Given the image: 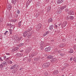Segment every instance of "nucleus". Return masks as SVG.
Returning <instances> with one entry per match:
<instances>
[{
    "label": "nucleus",
    "instance_id": "nucleus-33",
    "mask_svg": "<svg viewBox=\"0 0 76 76\" xmlns=\"http://www.w3.org/2000/svg\"><path fill=\"white\" fill-rule=\"evenodd\" d=\"M2 64L4 65V66H6L7 64V62H3Z\"/></svg>",
    "mask_w": 76,
    "mask_h": 76
},
{
    "label": "nucleus",
    "instance_id": "nucleus-45",
    "mask_svg": "<svg viewBox=\"0 0 76 76\" xmlns=\"http://www.w3.org/2000/svg\"><path fill=\"white\" fill-rule=\"evenodd\" d=\"M10 22H14L15 20H14L12 19L10 20Z\"/></svg>",
    "mask_w": 76,
    "mask_h": 76
},
{
    "label": "nucleus",
    "instance_id": "nucleus-12",
    "mask_svg": "<svg viewBox=\"0 0 76 76\" xmlns=\"http://www.w3.org/2000/svg\"><path fill=\"white\" fill-rule=\"evenodd\" d=\"M53 58V56L52 55H49L47 57V58H48V59H52Z\"/></svg>",
    "mask_w": 76,
    "mask_h": 76
},
{
    "label": "nucleus",
    "instance_id": "nucleus-42",
    "mask_svg": "<svg viewBox=\"0 0 76 76\" xmlns=\"http://www.w3.org/2000/svg\"><path fill=\"white\" fill-rule=\"evenodd\" d=\"M60 55L61 56H62V57H63L64 56V54L63 53H61L60 54Z\"/></svg>",
    "mask_w": 76,
    "mask_h": 76
},
{
    "label": "nucleus",
    "instance_id": "nucleus-4",
    "mask_svg": "<svg viewBox=\"0 0 76 76\" xmlns=\"http://www.w3.org/2000/svg\"><path fill=\"white\" fill-rule=\"evenodd\" d=\"M68 13L69 15H73L75 14V12L72 10L69 11Z\"/></svg>",
    "mask_w": 76,
    "mask_h": 76
},
{
    "label": "nucleus",
    "instance_id": "nucleus-10",
    "mask_svg": "<svg viewBox=\"0 0 76 76\" xmlns=\"http://www.w3.org/2000/svg\"><path fill=\"white\" fill-rule=\"evenodd\" d=\"M23 55V54L22 53H18L16 54V56L17 57H21Z\"/></svg>",
    "mask_w": 76,
    "mask_h": 76
},
{
    "label": "nucleus",
    "instance_id": "nucleus-22",
    "mask_svg": "<svg viewBox=\"0 0 76 76\" xmlns=\"http://www.w3.org/2000/svg\"><path fill=\"white\" fill-rule=\"evenodd\" d=\"M27 33L26 31H24L23 33V37H26L27 36Z\"/></svg>",
    "mask_w": 76,
    "mask_h": 76
},
{
    "label": "nucleus",
    "instance_id": "nucleus-59",
    "mask_svg": "<svg viewBox=\"0 0 76 76\" xmlns=\"http://www.w3.org/2000/svg\"><path fill=\"white\" fill-rule=\"evenodd\" d=\"M0 60H1V61H2L3 60L1 59V57H0Z\"/></svg>",
    "mask_w": 76,
    "mask_h": 76
},
{
    "label": "nucleus",
    "instance_id": "nucleus-46",
    "mask_svg": "<svg viewBox=\"0 0 76 76\" xmlns=\"http://www.w3.org/2000/svg\"><path fill=\"white\" fill-rule=\"evenodd\" d=\"M74 61H75V63H76V57H75L74 58Z\"/></svg>",
    "mask_w": 76,
    "mask_h": 76
},
{
    "label": "nucleus",
    "instance_id": "nucleus-18",
    "mask_svg": "<svg viewBox=\"0 0 76 76\" xmlns=\"http://www.w3.org/2000/svg\"><path fill=\"white\" fill-rule=\"evenodd\" d=\"M53 28H54V25H52L50 26L49 29L50 30H52L53 29Z\"/></svg>",
    "mask_w": 76,
    "mask_h": 76
},
{
    "label": "nucleus",
    "instance_id": "nucleus-52",
    "mask_svg": "<svg viewBox=\"0 0 76 76\" xmlns=\"http://www.w3.org/2000/svg\"><path fill=\"white\" fill-rule=\"evenodd\" d=\"M56 32L57 33H60V30H58L56 31Z\"/></svg>",
    "mask_w": 76,
    "mask_h": 76
},
{
    "label": "nucleus",
    "instance_id": "nucleus-14",
    "mask_svg": "<svg viewBox=\"0 0 76 76\" xmlns=\"http://www.w3.org/2000/svg\"><path fill=\"white\" fill-rule=\"evenodd\" d=\"M32 1V0H28L26 3V5H27L28 6V5Z\"/></svg>",
    "mask_w": 76,
    "mask_h": 76
},
{
    "label": "nucleus",
    "instance_id": "nucleus-2",
    "mask_svg": "<svg viewBox=\"0 0 76 76\" xmlns=\"http://www.w3.org/2000/svg\"><path fill=\"white\" fill-rule=\"evenodd\" d=\"M36 55L37 54L36 53V52H32L30 54L29 57L31 58H32L33 57H35Z\"/></svg>",
    "mask_w": 76,
    "mask_h": 76
},
{
    "label": "nucleus",
    "instance_id": "nucleus-58",
    "mask_svg": "<svg viewBox=\"0 0 76 76\" xmlns=\"http://www.w3.org/2000/svg\"><path fill=\"white\" fill-rule=\"evenodd\" d=\"M18 38V41H20V38H19L18 37L17 38Z\"/></svg>",
    "mask_w": 76,
    "mask_h": 76
},
{
    "label": "nucleus",
    "instance_id": "nucleus-57",
    "mask_svg": "<svg viewBox=\"0 0 76 76\" xmlns=\"http://www.w3.org/2000/svg\"><path fill=\"white\" fill-rule=\"evenodd\" d=\"M72 59H73V58L71 57L70 58V60H71V61H72V60H73Z\"/></svg>",
    "mask_w": 76,
    "mask_h": 76
},
{
    "label": "nucleus",
    "instance_id": "nucleus-55",
    "mask_svg": "<svg viewBox=\"0 0 76 76\" xmlns=\"http://www.w3.org/2000/svg\"><path fill=\"white\" fill-rule=\"evenodd\" d=\"M1 59H2V60H4V56H2L1 57Z\"/></svg>",
    "mask_w": 76,
    "mask_h": 76
},
{
    "label": "nucleus",
    "instance_id": "nucleus-15",
    "mask_svg": "<svg viewBox=\"0 0 76 76\" xmlns=\"http://www.w3.org/2000/svg\"><path fill=\"white\" fill-rule=\"evenodd\" d=\"M64 0H59L58 1H57V4H60V3H62V2H63Z\"/></svg>",
    "mask_w": 76,
    "mask_h": 76
},
{
    "label": "nucleus",
    "instance_id": "nucleus-8",
    "mask_svg": "<svg viewBox=\"0 0 76 76\" xmlns=\"http://www.w3.org/2000/svg\"><path fill=\"white\" fill-rule=\"evenodd\" d=\"M67 24V22L64 21V22L62 25V28H64V27H65L66 26V25Z\"/></svg>",
    "mask_w": 76,
    "mask_h": 76
},
{
    "label": "nucleus",
    "instance_id": "nucleus-37",
    "mask_svg": "<svg viewBox=\"0 0 76 76\" xmlns=\"http://www.w3.org/2000/svg\"><path fill=\"white\" fill-rule=\"evenodd\" d=\"M9 60H10V58H7L6 59V61H9Z\"/></svg>",
    "mask_w": 76,
    "mask_h": 76
},
{
    "label": "nucleus",
    "instance_id": "nucleus-36",
    "mask_svg": "<svg viewBox=\"0 0 76 76\" xmlns=\"http://www.w3.org/2000/svg\"><path fill=\"white\" fill-rule=\"evenodd\" d=\"M58 28H60L61 27L62 28V25H61V24H60L58 25Z\"/></svg>",
    "mask_w": 76,
    "mask_h": 76
},
{
    "label": "nucleus",
    "instance_id": "nucleus-16",
    "mask_svg": "<svg viewBox=\"0 0 76 76\" xmlns=\"http://www.w3.org/2000/svg\"><path fill=\"white\" fill-rule=\"evenodd\" d=\"M19 48L18 47L15 48L13 49V51H18V50H19Z\"/></svg>",
    "mask_w": 76,
    "mask_h": 76
},
{
    "label": "nucleus",
    "instance_id": "nucleus-44",
    "mask_svg": "<svg viewBox=\"0 0 76 76\" xmlns=\"http://www.w3.org/2000/svg\"><path fill=\"white\" fill-rule=\"evenodd\" d=\"M9 31L10 34H12V30L10 29Z\"/></svg>",
    "mask_w": 76,
    "mask_h": 76
},
{
    "label": "nucleus",
    "instance_id": "nucleus-32",
    "mask_svg": "<svg viewBox=\"0 0 76 76\" xmlns=\"http://www.w3.org/2000/svg\"><path fill=\"white\" fill-rule=\"evenodd\" d=\"M34 59V60L36 61H38V60H39V58H35Z\"/></svg>",
    "mask_w": 76,
    "mask_h": 76
},
{
    "label": "nucleus",
    "instance_id": "nucleus-1",
    "mask_svg": "<svg viewBox=\"0 0 76 76\" xmlns=\"http://www.w3.org/2000/svg\"><path fill=\"white\" fill-rule=\"evenodd\" d=\"M42 67L45 69L46 67H48L50 66V62H47L43 64L42 65Z\"/></svg>",
    "mask_w": 76,
    "mask_h": 76
},
{
    "label": "nucleus",
    "instance_id": "nucleus-60",
    "mask_svg": "<svg viewBox=\"0 0 76 76\" xmlns=\"http://www.w3.org/2000/svg\"><path fill=\"white\" fill-rule=\"evenodd\" d=\"M3 57H4V59H6V56H4Z\"/></svg>",
    "mask_w": 76,
    "mask_h": 76
},
{
    "label": "nucleus",
    "instance_id": "nucleus-64",
    "mask_svg": "<svg viewBox=\"0 0 76 76\" xmlns=\"http://www.w3.org/2000/svg\"><path fill=\"white\" fill-rule=\"evenodd\" d=\"M12 24L11 23H10V26H12Z\"/></svg>",
    "mask_w": 76,
    "mask_h": 76
},
{
    "label": "nucleus",
    "instance_id": "nucleus-28",
    "mask_svg": "<svg viewBox=\"0 0 76 76\" xmlns=\"http://www.w3.org/2000/svg\"><path fill=\"white\" fill-rule=\"evenodd\" d=\"M69 18H70L71 20H73L74 19V17L73 16H70L69 17Z\"/></svg>",
    "mask_w": 76,
    "mask_h": 76
},
{
    "label": "nucleus",
    "instance_id": "nucleus-23",
    "mask_svg": "<svg viewBox=\"0 0 76 76\" xmlns=\"http://www.w3.org/2000/svg\"><path fill=\"white\" fill-rule=\"evenodd\" d=\"M31 35H32V34H31V33H28V34H27V36L28 38H29L31 37Z\"/></svg>",
    "mask_w": 76,
    "mask_h": 76
},
{
    "label": "nucleus",
    "instance_id": "nucleus-53",
    "mask_svg": "<svg viewBox=\"0 0 76 76\" xmlns=\"http://www.w3.org/2000/svg\"><path fill=\"white\" fill-rule=\"evenodd\" d=\"M7 32H8V31H6L4 33V35H6V33H7Z\"/></svg>",
    "mask_w": 76,
    "mask_h": 76
},
{
    "label": "nucleus",
    "instance_id": "nucleus-47",
    "mask_svg": "<svg viewBox=\"0 0 76 76\" xmlns=\"http://www.w3.org/2000/svg\"><path fill=\"white\" fill-rule=\"evenodd\" d=\"M36 15V18H38V15H39L38 14V13H37Z\"/></svg>",
    "mask_w": 76,
    "mask_h": 76
},
{
    "label": "nucleus",
    "instance_id": "nucleus-38",
    "mask_svg": "<svg viewBox=\"0 0 76 76\" xmlns=\"http://www.w3.org/2000/svg\"><path fill=\"white\" fill-rule=\"evenodd\" d=\"M3 64H1L0 65V68H3Z\"/></svg>",
    "mask_w": 76,
    "mask_h": 76
},
{
    "label": "nucleus",
    "instance_id": "nucleus-24",
    "mask_svg": "<svg viewBox=\"0 0 76 76\" xmlns=\"http://www.w3.org/2000/svg\"><path fill=\"white\" fill-rule=\"evenodd\" d=\"M68 53H73V50L72 49H70V50L68 51Z\"/></svg>",
    "mask_w": 76,
    "mask_h": 76
},
{
    "label": "nucleus",
    "instance_id": "nucleus-29",
    "mask_svg": "<svg viewBox=\"0 0 76 76\" xmlns=\"http://www.w3.org/2000/svg\"><path fill=\"white\" fill-rule=\"evenodd\" d=\"M21 23H22V21H20V22H18V24L19 27H20V26H21Z\"/></svg>",
    "mask_w": 76,
    "mask_h": 76
},
{
    "label": "nucleus",
    "instance_id": "nucleus-48",
    "mask_svg": "<svg viewBox=\"0 0 76 76\" xmlns=\"http://www.w3.org/2000/svg\"><path fill=\"white\" fill-rule=\"evenodd\" d=\"M9 63H10V64H12V63H13V62H12V61H10V60L9 61Z\"/></svg>",
    "mask_w": 76,
    "mask_h": 76
},
{
    "label": "nucleus",
    "instance_id": "nucleus-5",
    "mask_svg": "<svg viewBox=\"0 0 76 76\" xmlns=\"http://www.w3.org/2000/svg\"><path fill=\"white\" fill-rule=\"evenodd\" d=\"M7 9L8 10H10L12 9V5L9 4H7Z\"/></svg>",
    "mask_w": 76,
    "mask_h": 76
},
{
    "label": "nucleus",
    "instance_id": "nucleus-50",
    "mask_svg": "<svg viewBox=\"0 0 76 76\" xmlns=\"http://www.w3.org/2000/svg\"><path fill=\"white\" fill-rule=\"evenodd\" d=\"M73 48L74 49V50H75V49H76V45H74L73 46Z\"/></svg>",
    "mask_w": 76,
    "mask_h": 76
},
{
    "label": "nucleus",
    "instance_id": "nucleus-39",
    "mask_svg": "<svg viewBox=\"0 0 76 76\" xmlns=\"http://www.w3.org/2000/svg\"><path fill=\"white\" fill-rule=\"evenodd\" d=\"M58 25H57L56 24H55V26L56 28H58Z\"/></svg>",
    "mask_w": 76,
    "mask_h": 76
},
{
    "label": "nucleus",
    "instance_id": "nucleus-31",
    "mask_svg": "<svg viewBox=\"0 0 76 76\" xmlns=\"http://www.w3.org/2000/svg\"><path fill=\"white\" fill-rule=\"evenodd\" d=\"M51 9V7L50 6H49L48 7V11H50Z\"/></svg>",
    "mask_w": 76,
    "mask_h": 76
},
{
    "label": "nucleus",
    "instance_id": "nucleus-19",
    "mask_svg": "<svg viewBox=\"0 0 76 76\" xmlns=\"http://www.w3.org/2000/svg\"><path fill=\"white\" fill-rule=\"evenodd\" d=\"M32 29V28H31V27L30 28V29H29L28 30H27V31H25L26 33H27L28 34V32H29L31 31V30Z\"/></svg>",
    "mask_w": 76,
    "mask_h": 76
},
{
    "label": "nucleus",
    "instance_id": "nucleus-49",
    "mask_svg": "<svg viewBox=\"0 0 76 76\" xmlns=\"http://www.w3.org/2000/svg\"><path fill=\"white\" fill-rule=\"evenodd\" d=\"M69 18H69V17L68 16H67L66 17V19H67V20H69Z\"/></svg>",
    "mask_w": 76,
    "mask_h": 76
},
{
    "label": "nucleus",
    "instance_id": "nucleus-21",
    "mask_svg": "<svg viewBox=\"0 0 76 76\" xmlns=\"http://www.w3.org/2000/svg\"><path fill=\"white\" fill-rule=\"evenodd\" d=\"M58 71L56 70L53 72V75H57V74H58Z\"/></svg>",
    "mask_w": 76,
    "mask_h": 76
},
{
    "label": "nucleus",
    "instance_id": "nucleus-27",
    "mask_svg": "<svg viewBox=\"0 0 76 76\" xmlns=\"http://www.w3.org/2000/svg\"><path fill=\"white\" fill-rule=\"evenodd\" d=\"M12 3H13V4L15 5V4L16 3V1L15 0H13L12 1Z\"/></svg>",
    "mask_w": 76,
    "mask_h": 76
},
{
    "label": "nucleus",
    "instance_id": "nucleus-26",
    "mask_svg": "<svg viewBox=\"0 0 76 76\" xmlns=\"http://www.w3.org/2000/svg\"><path fill=\"white\" fill-rule=\"evenodd\" d=\"M64 44H61L60 45H59V47H60V48H62V47H64Z\"/></svg>",
    "mask_w": 76,
    "mask_h": 76
},
{
    "label": "nucleus",
    "instance_id": "nucleus-43",
    "mask_svg": "<svg viewBox=\"0 0 76 76\" xmlns=\"http://www.w3.org/2000/svg\"><path fill=\"white\" fill-rule=\"evenodd\" d=\"M30 52V50H26V52L27 53H28Z\"/></svg>",
    "mask_w": 76,
    "mask_h": 76
},
{
    "label": "nucleus",
    "instance_id": "nucleus-13",
    "mask_svg": "<svg viewBox=\"0 0 76 76\" xmlns=\"http://www.w3.org/2000/svg\"><path fill=\"white\" fill-rule=\"evenodd\" d=\"M66 7H67V6L66 5H64L63 7H61L60 9H61V10H64V9H66Z\"/></svg>",
    "mask_w": 76,
    "mask_h": 76
},
{
    "label": "nucleus",
    "instance_id": "nucleus-7",
    "mask_svg": "<svg viewBox=\"0 0 76 76\" xmlns=\"http://www.w3.org/2000/svg\"><path fill=\"white\" fill-rule=\"evenodd\" d=\"M42 27V25L41 24V23H39L37 26L36 28L38 29H40Z\"/></svg>",
    "mask_w": 76,
    "mask_h": 76
},
{
    "label": "nucleus",
    "instance_id": "nucleus-56",
    "mask_svg": "<svg viewBox=\"0 0 76 76\" xmlns=\"http://www.w3.org/2000/svg\"><path fill=\"white\" fill-rule=\"evenodd\" d=\"M58 53H61V50H58Z\"/></svg>",
    "mask_w": 76,
    "mask_h": 76
},
{
    "label": "nucleus",
    "instance_id": "nucleus-51",
    "mask_svg": "<svg viewBox=\"0 0 76 76\" xmlns=\"http://www.w3.org/2000/svg\"><path fill=\"white\" fill-rule=\"evenodd\" d=\"M32 60H31V58H29L28 59V61H31Z\"/></svg>",
    "mask_w": 76,
    "mask_h": 76
},
{
    "label": "nucleus",
    "instance_id": "nucleus-41",
    "mask_svg": "<svg viewBox=\"0 0 76 76\" xmlns=\"http://www.w3.org/2000/svg\"><path fill=\"white\" fill-rule=\"evenodd\" d=\"M45 75H46V76H47L48 75V72H45L44 73Z\"/></svg>",
    "mask_w": 76,
    "mask_h": 76
},
{
    "label": "nucleus",
    "instance_id": "nucleus-34",
    "mask_svg": "<svg viewBox=\"0 0 76 76\" xmlns=\"http://www.w3.org/2000/svg\"><path fill=\"white\" fill-rule=\"evenodd\" d=\"M65 11L66 12H67L69 11V9L68 8H66L65 9Z\"/></svg>",
    "mask_w": 76,
    "mask_h": 76
},
{
    "label": "nucleus",
    "instance_id": "nucleus-30",
    "mask_svg": "<svg viewBox=\"0 0 76 76\" xmlns=\"http://www.w3.org/2000/svg\"><path fill=\"white\" fill-rule=\"evenodd\" d=\"M10 28H12V29H14L15 28V25H12L11 26H10Z\"/></svg>",
    "mask_w": 76,
    "mask_h": 76
},
{
    "label": "nucleus",
    "instance_id": "nucleus-54",
    "mask_svg": "<svg viewBox=\"0 0 76 76\" xmlns=\"http://www.w3.org/2000/svg\"><path fill=\"white\" fill-rule=\"evenodd\" d=\"M46 34L47 35V34H49V31H47L45 32Z\"/></svg>",
    "mask_w": 76,
    "mask_h": 76
},
{
    "label": "nucleus",
    "instance_id": "nucleus-3",
    "mask_svg": "<svg viewBox=\"0 0 76 76\" xmlns=\"http://www.w3.org/2000/svg\"><path fill=\"white\" fill-rule=\"evenodd\" d=\"M40 48L41 49V50H44V42H42L40 43Z\"/></svg>",
    "mask_w": 76,
    "mask_h": 76
},
{
    "label": "nucleus",
    "instance_id": "nucleus-40",
    "mask_svg": "<svg viewBox=\"0 0 76 76\" xmlns=\"http://www.w3.org/2000/svg\"><path fill=\"white\" fill-rule=\"evenodd\" d=\"M18 14H15V18H18Z\"/></svg>",
    "mask_w": 76,
    "mask_h": 76
},
{
    "label": "nucleus",
    "instance_id": "nucleus-35",
    "mask_svg": "<svg viewBox=\"0 0 76 76\" xmlns=\"http://www.w3.org/2000/svg\"><path fill=\"white\" fill-rule=\"evenodd\" d=\"M20 11H19V10L17 11V13H18V14H20Z\"/></svg>",
    "mask_w": 76,
    "mask_h": 76
},
{
    "label": "nucleus",
    "instance_id": "nucleus-6",
    "mask_svg": "<svg viewBox=\"0 0 76 76\" xmlns=\"http://www.w3.org/2000/svg\"><path fill=\"white\" fill-rule=\"evenodd\" d=\"M18 67V65L17 64H15L14 65H13L12 66H11L10 68V69L11 70H12V69H15V68H16Z\"/></svg>",
    "mask_w": 76,
    "mask_h": 76
},
{
    "label": "nucleus",
    "instance_id": "nucleus-61",
    "mask_svg": "<svg viewBox=\"0 0 76 76\" xmlns=\"http://www.w3.org/2000/svg\"><path fill=\"white\" fill-rule=\"evenodd\" d=\"M43 35V37H45V36H46V34H44Z\"/></svg>",
    "mask_w": 76,
    "mask_h": 76
},
{
    "label": "nucleus",
    "instance_id": "nucleus-9",
    "mask_svg": "<svg viewBox=\"0 0 76 76\" xmlns=\"http://www.w3.org/2000/svg\"><path fill=\"white\" fill-rule=\"evenodd\" d=\"M51 47H49L48 48H45V51H50L51 50Z\"/></svg>",
    "mask_w": 76,
    "mask_h": 76
},
{
    "label": "nucleus",
    "instance_id": "nucleus-20",
    "mask_svg": "<svg viewBox=\"0 0 76 76\" xmlns=\"http://www.w3.org/2000/svg\"><path fill=\"white\" fill-rule=\"evenodd\" d=\"M24 44L23 43H21L19 44L18 45H17L19 47H21L24 45Z\"/></svg>",
    "mask_w": 76,
    "mask_h": 76
},
{
    "label": "nucleus",
    "instance_id": "nucleus-25",
    "mask_svg": "<svg viewBox=\"0 0 76 76\" xmlns=\"http://www.w3.org/2000/svg\"><path fill=\"white\" fill-rule=\"evenodd\" d=\"M56 13H57L58 14H60V13H61V11L59 10H57V11L56 12Z\"/></svg>",
    "mask_w": 76,
    "mask_h": 76
},
{
    "label": "nucleus",
    "instance_id": "nucleus-11",
    "mask_svg": "<svg viewBox=\"0 0 76 76\" xmlns=\"http://www.w3.org/2000/svg\"><path fill=\"white\" fill-rule=\"evenodd\" d=\"M56 60H57V59L55 58H53L50 61L51 62H52V63H54V62H55V61H56Z\"/></svg>",
    "mask_w": 76,
    "mask_h": 76
},
{
    "label": "nucleus",
    "instance_id": "nucleus-17",
    "mask_svg": "<svg viewBox=\"0 0 76 76\" xmlns=\"http://www.w3.org/2000/svg\"><path fill=\"white\" fill-rule=\"evenodd\" d=\"M53 21V18H50V19H49L48 20V22L49 23H50V22H52Z\"/></svg>",
    "mask_w": 76,
    "mask_h": 76
},
{
    "label": "nucleus",
    "instance_id": "nucleus-63",
    "mask_svg": "<svg viewBox=\"0 0 76 76\" xmlns=\"http://www.w3.org/2000/svg\"><path fill=\"white\" fill-rule=\"evenodd\" d=\"M23 50H20V52H21V53H23Z\"/></svg>",
    "mask_w": 76,
    "mask_h": 76
},
{
    "label": "nucleus",
    "instance_id": "nucleus-62",
    "mask_svg": "<svg viewBox=\"0 0 76 76\" xmlns=\"http://www.w3.org/2000/svg\"><path fill=\"white\" fill-rule=\"evenodd\" d=\"M6 54L8 56H9V55H10V54L9 53H7Z\"/></svg>",
    "mask_w": 76,
    "mask_h": 76
}]
</instances>
